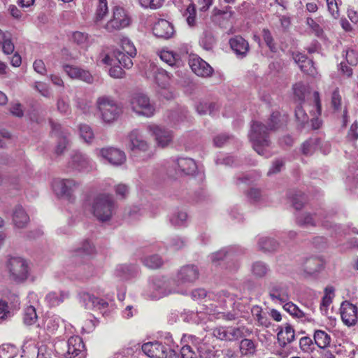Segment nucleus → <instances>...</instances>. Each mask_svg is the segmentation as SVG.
<instances>
[{
	"mask_svg": "<svg viewBox=\"0 0 358 358\" xmlns=\"http://www.w3.org/2000/svg\"><path fill=\"white\" fill-rule=\"evenodd\" d=\"M266 127L259 121H252L248 134L253 149L262 156L268 157V148L271 145L269 131H275L282 125L281 115L278 112H273L268 120Z\"/></svg>",
	"mask_w": 358,
	"mask_h": 358,
	"instance_id": "1",
	"label": "nucleus"
},
{
	"mask_svg": "<svg viewBox=\"0 0 358 358\" xmlns=\"http://www.w3.org/2000/svg\"><path fill=\"white\" fill-rule=\"evenodd\" d=\"M90 211L100 222L109 221L116 210V203L113 195L100 193L95 195L90 203Z\"/></svg>",
	"mask_w": 358,
	"mask_h": 358,
	"instance_id": "2",
	"label": "nucleus"
},
{
	"mask_svg": "<svg viewBox=\"0 0 358 358\" xmlns=\"http://www.w3.org/2000/svg\"><path fill=\"white\" fill-rule=\"evenodd\" d=\"M96 107L105 122L116 120L122 113V107L111 96H101L96 99Z\"/></svg>",
	"mask_w": 358,
	"mask_h": 358,
	"instance_id": "3",
	"label": "nucleus"
},
{
	"mask_svg": "<svg viewBox=\"0 0 358 358\" xmlns=\"http://www.w3.org/2000/svg\"><path fill=\"white\" fill-rule=\"evenodd\" d=\"M129 105L132 111L139 116L151 117L156 111L155 103L143 93L134 94L129 100Z\"/></svg>",
	"mask_w": 358,
	"mask_h": 358,
	"instance_id": "4",
	"label": "nucleus"
},
{
	"mask_svg": "<svg viewBox=\"0 0 358 358\" xmlns=\"http://www.w3.org/2000/svg\"><path fill=\"white\" fill-rule=\"evenodd\" d=\"M267 292L271 300L274 303L282 304L290 299L289 287L282 282H270L267 285Z\"/></svg>",
	"mask_w": 358,
	"mask_h": 358,
	"instance_id": "5",
	"label": "nucleus"
},
{
	"mask_svg": "<svg viewBox=\"0 0 358 358\" xmlns=\"http://www.w3.org/2000/svg\"><path fill=\"white\" fill-rule=\"evenodd\" d=\"M79 184L73 179H55L52 187L57 196L71 199L73 192L78 187Z\"/></svg>",
	"mask_w": 358,
	"mask_h": 358,
	"instance_id": "6",
	"label": "nucleus"
},
{
	"mask_svg": "<svg viewBox=\"0 0 358 358\" xmlns=\"http://www.w3.org/2000/svg\"><path fill=\"white\" fill-rule=\"evenodd\" d=\"M8 268L12 278L15 281H23L27 278L29 267L27 262L21 257H11Z\"/></svg>",
	"mask_w": 358,
	"mask_h": 358,
	"instance_id": "7",
	"label": "nucleus"
},
{
	"mask_svg": "<svg viewBox=\"0 0 358 358\" xmlns=\"http://www.w3.org/2000/svg\"><path fill=\"white\" fill-rule=\"evenodd\" d=\"M66 350L60 352L65 358H85L86 352L83 339L78 336H71L69 338L66 343L64 344Z\"/></svg>",
	"mask_w": 358,
	"mask_h": 358,
	"instance_id": "8",
	"label": "nucleus"
},
{
	"mask_svg": "<svg viewBox=\"0 0 358 358\" xmlns=\"http://www.w3.org/2000/svg\"><path fill=\"white\" fill-rule=\"evenodd\" d=\"M130 23V19L122 8L115 7L113 10V18L105 26L109 32L120 30L127 27Z\"/></svg>",
	"mask_w": 358,
	"mask_h": 358,
	"instance_id": "9",
	"label": "nucleus"
},
{
	"mask_svg": "<svg viewBox=\"0 0 358 358\" xmlns=\"http://www.w3.org/2000/svg\"><path fill=\"white\" fill-rule=\"evenodd\" d=\"M99 155L113 166H120L126 161L125 153L113 147L99 150Z\"/></svg>",
	"mask_w": 358,
	"mask_h": 358,
	"instance_id": "10",
	"label": "nucleus"
},
{
	"mask_svg": "<svg viewBox=\"0 0 358 358\" xmlns=\"http://www.w3.org/2000/svg\"><path fill=\"white\" fill-rule=\"evenodd\" d=\"M340 310L342 320L346 325H355L358 321V308L349 301H343Z\"/></svg>",
	"mask_w": 358,
	"mask_h": 358,
	"instance_id": "11",
	"label": "nucleus"
},
{
	"mask_svg": "<svg viewBox=\"0 0 358 358\" xmlns=\"http://www.w3.org/2000/svg\"><path fill=\"white\" fill-rule=\"evenodd\" d=\"M189 64L192 71L199 76L208 77L213 73V69L199 57L195 55L191 57Z\"/></svg>",
	"mask_w": 358,
	"mask_h": 358,
	"instance_id": "12",
	"label": "nucleus"
},
{
	"mask_svg": "<svg viewBox=\"0 0 358 358\" xmlns=\"http://www.w3.org/2000/svg\"><path fill=\"white\" fill-rule=\"evenodd\" d=\"M318 222H321L324 227H331V224H328L329 220H323L320 213H304L296 217V224L301 227H315Z\"/></svg>",
	"mask_w": 358,
	"mask_h": 358,
	"instance_id": "13",
	"label": "nucleus"
},
{
	"mask_svg": "<svg viewBox=\"0 0 358 358\" xmlns=\"http://www.w3.org/2000/svg\"><path fill=\"white\" fill-rule=\"evenodd\" d=\"M169 293L166 281L160 278H154L149 284L147 295L152 299H158Z\"/></svg>",
	"mask_w": 358,
	"mask_h": 358,
	"instance_id": "14",
	"label": "nucleus"
},
{
	"mask_svg": "<svg viewBox=\"0 0 358 358\" xmlns=\"http://www.w3.org/2000/svg\"><path fill=\"white\" fill-rule=\"evenodd\" d=\"M148 129L155 136L159 146L165 148L172 141L173 134L171 131L157 125H150Z\"/></svg>",
	"mask_w": 358,
	"mask_h": 358,
	"instance_id": "15",
	"label": "nucleus"
},
{
	"mask_svg": "<svg viewBox=\"0 0 358 358\" xmlns=\"http://www.w3.org/2000/svg\"><path fill=\"white\" fill-rule=\"evenodd\" d=\"M69 165L78 171H90L94 167L93 162L85 154L76 152L71 157Z\"/></svg>",
	"mask_w": 358,
	"mask_h": 358,
	"instance_id": "16",
	"label": "nucleus"
},
{
	"mask_svg": "<svg viewBox=\"0 0 358 358\" xmlns=\"http://www.w3.org/2000/svg\"><path fill=\"white\" fill-rule=\"evenodd\" d=\"M143 352L152 358H166L168 348L158 342L146 343L142 345Z\"/></svg>",
	"mask_w": 358,
	"mask_h": 358,
	"instance_id": "17",
	"label": "nucleus"
},
{
	"mask_svg": "<svg viewBox=\"0 0 358 358\" xmlns=\"http://www.w3.org/2000/svg\"><path fill=\"white\" fill-rule=\"evenodd\" d=\"M129 149L133 152H145L149 148L148 142L141 134L137 130H133L128 136Z\"/></svg>",
	"mask_w": 358,
	"mask_h": 358,
	"instance_id": "18",
	"label": "nucleus"
},
{
	"mask_svg": "<svg viewBox=\"0 0 358 358\" xmlns=\"http://www.w3.org/2000/svg\"><path fill=\"white\" fill-rule=\"evenodd\" d=\"M231 50L238 57L243 58L248 55L250 46L248 42L241 36H235L229 40Z\"/></svg>",
	"mask_w": 358,
	"mask_h": 358,
	"instance_id": "19",
	"label": "nucleus"
},
{
	"mask_svg": "<svg viewBox=\"0 0 358 358\" xmlns=\"http://www.w3.org/2000/svg\"><path fill=\"white\" fill-rule=\"evenodd\" d=\"M80 301L85 308L88 310H102L107 308L108 306V302L101 299L95 297L94 295L87 292H84L80 294Z\"/></svg>",
	"mask_w": 358,
	"mask_h": 358,
	"instance_id": "20",
	"label": "nucleus"
},
{
	"mask_svg": "<svg viewBox=\"0 0 358 358\" xmlns=\"http://www.w3.org/2000/svg\"><path fill=\"white\" fill-rule=\"evenodd\" d=\"M152 30L157 37L165 39L171 38L174 34L173 25L164 19H161L155 23Z\"/></svg>",
	"mask_w": 358,
	"mask_h": 358,
	"instance_id": "21",
	"label": "nucleus"
},
{
	"mask_svg": "<svg viewBox=\"0 0 358 358\" xmlns=\"http://www.w3.org/2000/svg\"><path fill=\"white\" fill-rule=\"evenodd\" d=\"M199 270L194 265H187L182 267L178 273V280L180 283H190L199 278Z\"/></svg>",
	"mask_w": 358,
	"mask_h": 358,
	"instance_id": "22",
	"label": "nucleus"
},
{
	"mask_svg": "<svg viewBox=\"0 0 358 358\" xmlns=\"http://www.w3.org/2000/svg\"><path fill=\"white\" fill-rule=\"evenodd\" d=\"M13 222L19 229L24 228L29 222V217L21 205H17L13 210Z\"/></svg>",
	"mask_w": 358,
	"mask_h": 358,
	"instance_id": "23",
	"label": "nucleus"
},
{
	"mask_svg": "<svg viewBox=\"0 0 358 358\" xmlns=\"http://www.w3.org/2000/svg\"><path fill=\"white\" fill-rule=\"evenodd\" d=\"M295 338L294 329L289 324H286L281 327L277 334V339L280 345L285 347L287 344L292 343Z\"/></svg>",
	"mask_w": 358,
	"mask_h": 358,
	"instance_id": "24",
	"label": "nucleus"
},
{
	"mask_svg": "<svg viewBox=\"0 0 358 358\" xmlns=\"http://www.w3.org/2000/svg\"><path fill=\"white\" fill-rule=\"evenodd\" d=\"M176 165L180 172L186 175H192L197 170L194 160L189 157H179L176 160Z\"/></svg>",
	"mask_w": 358,
	"mask_h": 358,
	"instance_id": "25",
	"label": "nucleus"
},
{
	"mask_svg": "<svg viewBox=\"0 0 358 358\" xmlns=\"http://www.w3.org/2000/svg\"><path fill=\"white\" fill-rule=\"evenodd\" d=\"M138 273L134 265L120 264L116 267L115 275L121 280H127L134 277Z\"/></svg>",
	"mask_w": 358,
	"mask_h": 358,
	"instance_id": "26",
	"label": "nucleus"
},
{
	"mask_svg": "<svg viewBox=\"0 0 358 358\" xmlns=\"http://www.w3.org/2000/svg\"><path fill=\"white\" fill-rule=\"evenodd\" d=\"M69 297V293L66 291L50 292L45 296V301L50 306H57Z\"/></svg>",
	"mask_w": 358,
	"mask_h": 358,
	"instance_id": "27",
	"label": "nucleus"
},
{
	"mask_svg": "<svg viewBox=\"0 0 358 358\" xmlns=\"http://www.w3.org/2000/svg\"><path fill=\"white\" fill-rule=\"evenodd\" d=\"M251 272L255 278L260 279L266 277L270 273L271 268L265 262L257 261L252 264Z\"/></svg>",
	"mask_w": 358,
	"mask_h": 358,
	"instance_id": "28",
	"label": "nucleus"
},
{
	"mask_svg": "<svg viewBox=\"0 0 358 358\" xmlns=\"http://www.w3.org/2000/svg\"><path fill=\"white\" fill-rule=\"evenodd\" d=\"M258 246L259 250L264 252H271L278 249L279 244L273 238L262 237L259 239Z\"/></svg>",
	"mask_w": 358,
	"mask_h": 358,
	"instance_id": "29",
	"label": "nucleus"
},
{
	"mask_svg": "<svg viewBox=\"0 0 358 358\" xmlns=\"http://www.w3.org/2000/svg\"><path fill=\"white\" fill-rule=\"evenodd\" d=\"M313 338L315 343L321 349L327 348L331 343L330 336L322 330H316Z\"/></svg>",
	"mask_w": 358,
	"mask_h": 358,
	"instance_id": "30",
	"label": "nucleus"
},
{
	"mask_svg": "<svg viewBox=\"0 0 358 358\" xmlns=\"http://www.w3.org/2000/svg\"><path fill=\"white\" fill-rule=\"evenodd\" d=\"M303 267L305 272L313 274L320 271L322 267V262L318 258L310 257L306 260Z\"/></svg>",
	"mask_w": 358,
	"mask_h": 358,
	"instance_id": "31",
	"label": "nucleus"
},
{
	"mask_svg": "<svg viewBox=\"0 0 358 358\" xmlns=\"http://www.w3.org/2000/svg\"><path fill=\"white\" fill-rule=\"evenodd\" d=\"M0 44H2V50L6 55L13 52L15 46L8 33H4L0 29Z\"/></svg>",
	"mask_w": 358,
	"mask_h": 358,
	"instance_id": "32",
	"label": "nucleus"
},
{
	"mask_svg": "<svg viewBox=\"0 0 358 358\" xmlns=\"http://www.w3.org/2000/svg\"><path fill=\"white\" fill-rule=\"evenodd\" d=\"M289 196L293 207L296 210H301L306 202L305 194L300 191L290 192Z\"/></svg>",
	"mask_w": 358,
	"mask_h": 358,
	"instance_id": "33",
	"label": "nucleus"
},
{
	"mask_svg": "<svg viewBox=\"0 0 358 358\" xmlns=\"http://www.w3.org/2000/svg\"><path fill=\"white\" fill-rule=\"evenodd\" d=\"M240 352L243 356L253 355L256 351V345L253 341L243 338L240 342Z\"/></svg>",
	"mask_w": 358,
	"mask_h": 358,
	"instance_id": "34",
	"label": "nucleus"
},
{
	"mask_svg": "<svg viewBox=\"0 0 358 358\" xmlns=\"http://www.w3.org/2000/svg\"><path fill=\"white\" fill-rule=\"evenodd\" d=\"M23 322L25 325L30 326L35 324L38 320V315L35 307L29 306L24 310Z\"/></svg>",
	"mask_w": 358,
	"mask_h": 358,
	"instance_id": "35",
	"label": "nucleus"
},
{
	"mask_svg": "<svg viewBox=\"0 0 358 358\" xmlns=\"http://www.w3.org/2000/svg\"><path fill=\"white\" fill-rule=\"evenodd\" d=\"M250 334L251 331L245 327L229 328L228 329L229 341H236Z\"/></svg>",
	"mask_w": 358,
	"mask_h": 358,
	"instance_id": "36",
	"label": "nucleus"
},
{
	"mask_svg": "<svg viewBox=\"0 0 358 358\" xmlns=\"http://www.w3.org/2000/svg\"><path fill=\"white\" fill-rule=\"evenodd\" d=\"M114 55L118 62L124 68L129 69L133 66L134 64L132 62V58L134 57H131L129 55L125 54L124 52L120 51V50L114 51Z\"/></svg>",
	"mask_w": 358,
	"mask_h": 358,
	"instance_id": "37",
	"label": "nucleus"
},
{
	"mask_svg": "<svg viewBox=\"0 0 358 358\" xmlns=\"http://www.w3.org/2000/svg\"><path fill=\"white\" fill-rule=\"evenodd\" d=\"M233 256L234 253L231 250L222 249L216 252L212 253L210 256V259L212 264L217 266L220 264V262L223 260L224 258H231Z\"/></svg>",
	"mask_w": 358,
	"mask_h": 358,
	"instance_id": "38",
	"label": "nucleus"
},
{
	"mask_svg": "<svg viewBox=\"0 0 358 358\" xmlns=\"http://www.w3.org/2000/svg\"><path fill=\"white\" fill-rule=\"evenodd\" d=\"M199 44L206 50H210L215 44V39L210 32L206 31L199 41Z\"/></svg>",
	"mask_w": 358,
	"mask_h": 358,
	"instance_id": "39",
	"label": "nucleus"
},
{
	"mask_svg": "<svg viewBox=\"0 0 358 358\" xmlns=\"http://www.w3.org/2000/svg\"><path fill=\"white\" fill-rule=\"evenodd\" d=\"M318 144L317 138H310L306 141L301 145V151L304 155H311L315 151Z\"/></svg>",
	"mask_w": 358,
	"mask_h": 358,
	"instance_id": "40",
	"label": "nucleus"
},
{
	"mask_svg": "<svg viewBox=\"0 0 358 358\" xmlns=\"http://www.w3.org/2000/svg\"><path fill=\"white\" fill-rule=\"evenodd\" d=\"M252 314L260 325L268 327L270 324L266 314L262 313V309L259 306H254L252 308Z\"/></svg>",
	"mask_w": 358,
	"mask_h": 358,
	"instance_id": "41",
	"label": "nucleus"
},
{
	"mask_svg": "<svg viewBox=\"0 0 358 358\" xmlns=\"http://www.w3.org/2000/svg\"><path fill=\"white\" fill-rule=\"evenodd\" d=\"M143 262L145 266L152 269H155L162 266V259L159 255H153L145 257Z\"/></svg>",
	"mask_w": 358,
	"mask_h": 358,
	"instance_id": "42",
	"label": "nucleus"
},
{
	"mask_svg": "<svg viewBox=\"0 0 358 358\" xmlns=\"http://www.w3.org/2000/svg\"><path fill=\"white\" fill-rule=\"evenodd\" d=\"M121 49L122 52L129 55L131 57L136 55V49L131 41L127 38H123L121 40Z\"/></svg>",
	"mask_w": 358,
	"mask_h": 358,
	"instance_id": "43",
	"label": "nucleus"
},
{
	"mask_svg": "<svg viewBox=\"0 0 358 358\" xmlns=\"http://www.w3.org/2000/svg\"><path fill=\"white\" fill-rule=\"evenodd\" d=\"M80 137L87 143L94 138V133L92 128L87 124H80L79 127Z\"/></svg>",
	"mask_w": 358,
	"mask_h": 358,
	"instance_id": "44",
	"label": "nucleus"
},
{
	"mask_svg": "<svg viewBox=\"0 0 358 358\" xmlns=\"http://www.w3.org/2000/svg\"><path fill=\"white\" fill-rule=\"evenodd\" d=\"M283 308L285 310L289 313L292 315L298 317H305V313L301 310L295 304L289 301L285 303Z\"/></svg>",
	"mask_w": 358,
	"mask_h": 358,
	"instance_id": "45",
	"label": "nucleus"
},
{
	"mask_svg": "<svg viewBox=\"0 0 358 358\" xmlns=\"http://www.w3.org/2000/svg\"><path fill=\"white\" fill-rule=\"evenodd\" d=\"M186 17V20L189 26H194L196 22V8L194 3H190L186 8L183 14Z\"/></svg>",
	"mask_w": 358,
	"mask_h": 358,
	"instance_id": "46",
	"label": "nucleus"
},
{
	"mask_svg": "<svg viewBox=\"0 0 358 358\" xmlns=\"http://www.w3.org/2000/svg\"><path fill=\"white\" fill-rule=\"evenodd\" d=\"M187 218V215L184 211H178L173 214L170 219L171 223L174 226H182Z\"/></svg>",
	"mask_w": 358,
	"mask_h": 358,
	"instance_id": "47",
	"label": "nucleus"
},
{
	"mask_svg": "<svg viewBox=\"0 0 358 358\" xmlns=\"http://www.w3.org/2000/svg\"><path fill=\"white\" fill-rule=\"evenodd\" d=\"M216 108V104L214 103H199L196 105V109L199 114L200 115H205L208 112H209L210 114H212L213 113V110Z\"/></svg>",
	"mask_w": 358,
	"mask_h": 358,
	"instance_id": "48",
	"label": "nucleus"
},
{
	"mask_svg": "<svg viewBox=\"0 0 358 358\" xmlns=\"http://www.w3.org/2000/svg\"><path fill=\"white\" fill-rule=\"evenodd\" d=\"M44 324L47 330L53 332L57 329L59 325V318L57 316H51L45 318Z\"/></svg>",
	"mask_w": 358,
	"mask_h": 358,
	"instance_id": "49",
	"label": "nucleus"
},
{
	"mask_svg": "<svg viewBox=\"0 0 358 358\" xmlns=\"http://www.w3.org/2000/svg\"><path fill=\"white\" fill-rule=\"evenodd\" d=\"M295 117L299 124L303 127L308 122V116L301 106H298L295 109Z\"/></svg>",
	"mask_w": 358,
	"mask_h": 358,
	"instance_id": "50",
	"label": "nucleus"
},
{
	"mask_svg": "<svg viewBox=\"0 0 358 358\" xmlns=\"http://www.w3.org/2000/svg\"><path fill=\"white\" fill-rule=\"evenodd\" d=\"M347 139L352 143H355L358 139V121L355 120L350 126L347 136Z\"/></svg>",
	"mask_w": 358,
	"mask_h": 358,
	"instance_id": "51",
	"label": "nucleus"
},
{
	"mask_svg": "<svg viewBox=\"0 0 358 358\" xmlns=\"http://www.w3.org/2000/svg\"><path fill=\"white\" fill-rule=\"evenodd\" d=\"M306 24L312 30V32L317 36H321L323 34V29L320 24L316 22L313 18H306Z\"/></svg>",
	"mask_w": 358,
	"mask_h": 358,
	"instance_id": "52",
	"label": "nucleus"
},
{
	"mask_svg": "<svg viewBox=\"0 0 358 358\" xmlns=\"http://www.w3.org/2000/svg\"><path fill=\"white\" fill-rule=\"evenodd\" d=\"M108 13V6L106 0H99V6L96 13V20H101Z\"/></svg>",
	"mask_w": 358,
	"mask_h": 358,
	"instance_id": "53",
	"label": "nucleus"
},
{
	"mask_svg": "<svg viewBox=\"0 0 358 358\" xmlns=\"http://www.w3.org/2000/svg\"><path fill=\"white\" fill-rule=\"evenodd\" d=\"M262 36L264 41H265L266 45L268 47L271 51L275 52V45L273 42V38L270 31L267 29H264L262 31Z\"/></svg>",
	"mask_w": 358,
	"mask_h": 358,
	"instance_id": "54",
	"label": "nucleus"
},
{
	"mask_svg": "<svg viewBox=\"0 0 358 358\" xmlns=\"http://www.w3.org/2000/svg\"><path fill=\"white\" fill-rule=\"evenodd\" d=\"M341 102H342L341 96L339 94L338 89L336 88V90H334L333 91L332 94H331V104L332 108L335 110H341Z\"/></svg>",
	"mask_w": 358,
	"mask_h": 358,
	"instance_id": "55",
	"label": "nucleus"
},
{
	"mask_svg": "<svg viewBox=\"0 0 358 358\" xmlns=\"http://www.w3.org/2000/svg\"><path fill=\"white\" fill-rule=\"evenodd\" d=\"M140 5L145 8L157 9L160 8L164 0H138Z\"/></svg>",
	"mask_w": 358,
	"mask_h": 358,
	"instance_id": "56",
	"label": "nucleus"
},
{
	"mask_svg": "<svg viewBox=\"0 0 358 358\" xmlns=\"http://www.w3.org/2000/svg\"><path fill=\"white\" fill-rule=\"evenodd\" d=\"M301 70L304 73L313 76L316 73L315 68L312 59L307 58L304 63L300 64Z\"/></svg>",
	"mask_w": 358,
	"mask_h": 358,
	"instance_id": "57",
	"label": "nucleus"
},
{
	"mask_svg": "<svg viewBox=\"0 0 358 358\" xmlns=\"http://www.w3.org/2000/svg\"><path fill=\"white\" fill-rule=\"evenodd\" d=\"M300 348L305 352H311L314 349V343L309 337H303L299 341Z\"/></svg>",
	"mask_w": 358,
	"mask_h": 358,
	"instance_id": "58",
	"label": "nucleus"
},
{
	"mask_svg": "<svg viewBox=\"0 0 358 358\" xmlns=\"http://www.w3.org/2000/svg\"><path fill=\"white\" fill-rule=\"evenodd\" d=\"M213 334L220 340L229 341L228 329H225L224 327H220L215 328Z\"/></svg>",
	"mask_w": 358,
	"mask_h": 358,
	"instance_id": "59",
	"label": "nucleus"
},
{
	"mask_svg": "<svg viewBox=\"0 0 358 358\" xmlns=\"http://www.w3.org/2000/svg\"><path fill=\"white\" fill-rule=\"evenodd\" d=\"M11 133L6 129H0V148L6 147L7 142L12 139Z\"/></svg>",
	"mask_w": 358,
	"mask_h": 358,
	"instance_id": "60",
	"label": "nucleus"
},
{
	"mask_svg": "<svg viewBox=\"0 0 358 358\" xmlns=\"http://www.w3.org/2000/svg\"><path fill=\"white\" fill-rule=\"evenodd\" d=\"M294 94L299 100L302 101L305 98L306 87L303 84L299 83L293 86Z\"/></svg>",
	"mask_w": 358,
	"mask_h": 358,
	"instance_id": "61",
	"label": "nucleus"
},
{
	"mask_svg": "<svg viewBox=\"0 0 358 358\" xmlns=\"http://www.w3.org/2000/svg\"><path fill=\"white\" fill-rule=\"evenodd\" d=\"M75 79H79L88 84H91L94 81V78L92 74L88 71L82 69L80 68L78 73V77H76Z\"/></svg>",
	"mask_w": 358,
	"mask_h": 358,
	"instance_id": "62",
	"label": "nucleus"
},
{
	"mask_svg": "<svg viewBox=\"0 0 358 358\" xmlns=\"http://www.w3.org/2000/svg\"><path fill=\"white\" fill-rule=\"evenodd\" d=\"M181 358H197L196 353L188 345H184L180 350Z\"/></svg>",
	"mask_w": 358,
	"mask_h": 358,
	"instance_id": "63",
	"label": "nucleus"
},
{
	"mask_svg": "<svg viewBox=\"0 0 358 358\" xmlns=\"http://www.w3.org/2000/svg\"><path fill=\"white\" fill-rule=\"evenodd\" d=\"M160 58L170 66H173L176 62L174 54L170 51H162Z\"/></svg>",
	"mask_w": 358,
	"mask_h": 358,
	"instance_id": "64",
	"label": "nucleus"
}]
</instances>
